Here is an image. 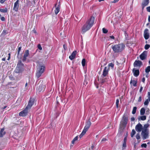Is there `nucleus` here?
Masks as SVG:
<instances>
[{"instance_id": "1", "label": "nucleus", "mask_w": 150, "mask_h": 150, "mask_svg": "<svg viewBox=\"0 0 150 150\" xmlns=\"http://www.w3.org/2000/svg\"><path fill=\"white\" fill-rule=\"evenodd\" d=\"M95 20L94 17L92 16L88 19L82 28V31L84 33L89 30L93 26Z\"/></svg>"}, {"instance_id": "2", "label": "nucleus", "mask_w": 150, "mask_h": 150, "mask_svg": "<svg viewBox=\"0 0 150 150\" xmlns=\"http://www.w3.org/2000/svg\"><path fill=\"white\" fill-rule=\"evenodd\" d=\"M128 113H125L122 116L120 124V129L122 130L124 129L127 126L128 121Z\"/></svg>"}, {"instance_id": "3", "label": "nucleus", "mask_w": 150, "mask_h": 150, "mask_svg": "<svg viewBox=\"0 0 150 150\" xmlns=\"http://www.w3.org/2000/svg\"><path fill=\"white\" fill-rule=\"evenodd\" d=\"M112 48L115 53H117L121 52L125 49V45L123 43H121L112 45Z\"/></svg>"}, {"instance_id": "4", "label": "nucleus", "mask_w": 150, "mask_h": 150, "mask_svg": "<svg viewBox=\"0 0 150 150\" xmlns=\"http://www.w3.org/2000/svg\"><path fill=\"white\" fill-rule=\"evenodd\" d=\"M24 65L21 60H19L18 62L16 69V72L20 73L24 70Z\"/></svg>"}, {"instance_id": "5", "label": "nucleus", "mask_w": 150, "mask_h": 150, "mask_svg": "<svg viewBox=\"0 0 150 150\" xmlns=\"http://www.w3.org/2000/svg\"><path fill=\"white\" fill-rule=\"evenodd\" d=\"M45 66L44 65H40L38 69L37 70L36 73V76L39 78L41 75L45 71Z\"/></svg>"}, {"instance_id": "6", "label": "nucleus", "mask_w": 150, "mask_h": 150, "mask_svg": "<svg viewBox=\"0 0 150 150\" xmlns=\"http://www.w3.org/2000/svg\"><path fill=\"white\" fill-rule=\"evenodd\" d=\"M148 131L146 129H143L142 132L141 134L143 140H145L147 139L149 136Z\"/></svg>"}, {"instance_id": "7", "label": "nucleus", "mask_w": 150, "mask_h": 150, "mask_svg": "<svg viewBox=\"0 0 150 150\" xmlns=\"http://www.w3.org/2000/svg\"><path fill=\"white\" fill-rule=\"evenodd\" d=\"M91 124V122L90 120L89 119L86 122V125L84 127L83 131L86 132L88 131L89 128L90 127Z\"/></svg>"}, {"instance_id": "8", "label": "nucleus", "mask_w": 150, "mask_h": 150, "mask_svg": "<svg viewBox=\"0 0 150 150\" xmlns=\"http://www.w3.org/2000/svg\"><path fill=\"white\" fill-rule=\"evenodd\" d=\"M28 109H29L26 107L24 110L19 112V115L22 117L26 116L28 113Z\"/></svg>"}, {"instance_id": "9", "label": "nucleus", "mask_w": 150, "mask_h": 150, "mask_svg": "<svg viewBox=\"0 0 150 150\" xmlns=\"http://www.w3.org/2000/svg\"><path fill=\"white\" fill-rule=\"evenodd\" d=\"M109 67H105L103 71V74L101 75L102 78H104L108 74L109 71Z\"/></svg>"}, {"instance_id": "10", "label": "nucleus", "mask_w": 150, "mask_h": 150, "mask_svg": "<svg viewBox=\"0 0 150 150\" xmlns=\"http://www.w3.org/2000/svg\"><path fill=\"white\" fill-rule=\"evenodd\" d=\"M46 86L45 85L40 84L37 87V90L39 92H43L45 91Z\"/></svg>"}, {"instance_id": "11", "label": "nucleus", "mask_w": 150, "mask_h": 150, "mask_svg": "<svg viewBox=\"0 0 150 150\" xmlns=\"http://www.w3.org/2000/svg\"><path fill=\"white\" fill-rule=\"evenodd\" d=\"M147 52L145 51H144L139 55V58L141 60H143L145 59L147 57Z\"/></svg>"}, {"instance_id": "12", "label": "nucleus", "mask_w": 150, "mask_h": 150, "mask_svg": "<svg viewBox=\"0 0 150 150\" xmlns=\"http://www.w3.org/2000/svg\"><path fill=\"white\" fill-rule=\"evenodd\" d=\"M135 129L137 132H140L143 129L142 125L139 123L135 126Z\"/></svg>"}, {"instance_id": "13", "label": "nucleus", "mask_w": 150, "mask_h": 150, "mask_svg": "<svg viewBox=\"0 0 150 150\" xmlns=\"http://www.w3.org/2000/svg\"><path fill=\"white\" fill-rule=\"evenodd\" d=\"M142 62L139 60H136L133 64L134 67H140L142 65Z\"/></svg>"}, {"instance_id": "14", "label": "nucleus", "mask_w": 150, "mask_h": 150, "mask_svg": "<svg viewBox=\"0 0 150 150\" xmlns=\"http://www.w3.org/2000/svg\"><path fill=\"white\" fill-rule=\"evenodd\" d=\"M34 101V99L32 98H30L29 101L28 103V105L26 107H27V108L29 109H30L33 104Z\"/></svg>"}, {"instance_id": "15", "label": "nucleus", "mask_w": 150, "mask_h": 150, "mask_svg": "<svg viewBox=\"0 0 150 150\" xmlns=\"http://www.w3.org/2000/svg\"><path fill=\"white\" fill-rule=\"evenodd\" d=\"M19 0H17L14 3V7H13V10L16 12H17L18 11L19 7Z\"/></svg>"}, {"instance_id": "16", "label": "nucleus", "mask_w": 150, "mask_h": 150, "mask_svg": "<svg viewBox=\"0 0 150 150\" xmlns=\"http://www.w3.org/2000/svg\"><path fill=\"white\" fill-rule=\"evenodd\" d=\"M149 30L148 29H146L144 31V35L145 39L147 40L149 37V34L148 32Z\"/></svg>"}, {"instance_id": "17", "label": "nucleus", "mask_w": 150, "mask_h": 150, "mask_svg": "<svg viewBox=\"0 0 150 150\" xmlns=\"http://www.w3.org/2000/svg\"><path fill=\"white\" fill-rule=\"evenodd\" d=\"M29 55V51L28 50H26L24 54L23 59V62L25 61L26 60V57L28 56Z\"/></svg>"}, {"instance_id": "18", "label": "nucleus", "mask_w": 150, "mask_h": 150, "mask_svg": "<svg viewBox=\"0 0 150 150\" xmlns=\"http://www.w3.org/2000/svg\"><path fill=\"white\" fill-rule=\"evenodd\" d=\"M149 3V0H143L142 3V9L143 10L144 8L147 6Z\"/></svg>"}, {"instance_id": "19", "label": "nucleus", "mask_w": 150, "mask_h": 150, "mask_svg": "<svg viewBox=\"0 0 150 150\" xmlns=\"http://www.w3.org/2000/svg\"><path fill=\"white\" fill-rule=\"evenodd\" d=\"M127 137H125L124 139L123 142L122 146V150L125 149L127 147Z\"/></svg>"}, {"instance_id": "20", "label": "nucleus", "mask_w": 150, "mask_h": 150, "mask_svg": "<svg viewBox=\"0 0 150 150\" xmlns=\"http://www.w3.org/2000/svg\"><path fill=\"white\" fill-rule=\"evenodd\" d=\"M77 54L76 51H74L73 52L71 55H70L69 58L71 60H72L75 58Z\"/></svg>"}, {"instance_id": "21", "label": "nucleus", "mask_w": 150, "mask_h": 150, "mask_svg": "<svg viewBox=\"0 0 150 150\" xmlns=\"http://www.w3.org/2000/svg\"><path fill=\"white\" fill-rule=\"evenodd\" d=\"M134 76L135 77L138 76L139 74V69H135L134 68L132 70Z\"/></svg>"}, {"instance_id": "22", "label": "nucleus", "mask_w": 150, "mask_h": 150, "mask_svg": "<svg viewBox=\"0 0 150 150\" xmlns=\"http://www.w3.org/2000/svg\"><path fill=\"white\" fill-rule=\"evenodd\" d=\"M5 129L3 128L0 129V137H2L6 134V132L4 131Z\"/></svg>"}, {"instance_id": "23", "label": "nucleus", "mask_w": 150, "mask_h": 150, "mask_svg": "<svg viewBox=\"0 0 150 150\" xmlns=\"http://www.w3.org/2000/svg\"><path fill=\"white\" fill-rule=\"evenodd\" d=\"M60 6L59 5H58L57 7H56V8L54 10L55 13L57 15L58 13L59 12L60 9Z\"/></svg>"}, {"instance_id": "24", "label": "nucleus", "mask_w": 150, "mask_h": 150, "mask_svg": "<svg viewBox=\"0 0 150 150\" xmlns=\"http://www.w3.org/2000/svg\"><path fill=\"white\" fill-rule=\"evenodd\" d=\"M142 116H139L138 118V119L139 120H145L146 119V116L145 115H142Z\"/></svg>"}, {"instance_id": "25", "label": "nucleus", "mask_w": 150, "mask_h": 150, "mask_svg": "<svg viewBox=\"0 0 150 150\" xmlns=\"http://www.w3.org/2000/svg\"><path fill=\"white\" fill-rule=\"evenodd\" d=\"M102 78L101 80V83L102 84H103L105 83H107L108 82V80L107 78Z\"/></svg>"}, {"instance_id": "26", "label": "nucleus", "mask_w": 150, "mask_h": 150, "mask_svg": "<svg viewBox=\"0 0 150 150\" xmlns=\"http://www.w3.org/2000/svg\"><path fill=\"white\" fill-rule=\"evenodd\" d=\"M145 112V109L144 108H142L140 111V114L141 115H144Z\"/></svg>"}, {"instance_id": "27", "label": "nucleus", "mask_w": 150, "mask_h": 150, "mask_svg": "<svg viewBox=\"0 0 150 150\" xmlns=\"http://www.w3.org/2000/svg\"><path fill=\"white\" fill-rule=\"evenodd\" d=\"M137 81L134 80L133 81L132 80L130 82V83H132L133 85L134 86H137Z\"/></svg>"}, {"instance_id": "28", "label": "nucleus", "mask_w": 150, "mask_h": 150, "mask_svg": "<svg viewBox=\"0 0 150 150\" xmlns=\"http://www.w3.org/2000/svg\"><path fill=\"white\" fill-rule=\"evenodd\" d=\"M20 44H19L18 45V50L17 54V57H18L19 54L20 52V51L21 50V46H20L19 47Z\"/></svg>"}, {"instance_id": "29", "label": "nucleus", "mask_w": 150, "mask_h": 150, "mask_svg": "<svg viewBox=\"0 0 150 150\" xmlns=\"http://www.w3.org/2000/svg\"><path fill=\"white\" fill-rule=\"evenodd\" d=\"M145 71L146 73H149L150 71V66H148L146 67Z\"/></svg>"}, {"instance_id": "30", "label": "nucleus", "mask_w": 150, "mask_h": 150, "mask_svg": "<svg viewBox=\"0 0 150 150\" xmlns=\"http://www.w3.org/2000/svg\"><path fill=\"white\" fill-rule=\"evenodd\" d=\"M86 63V61L85 59H83L81 62V64L83 67H84L85 66Z\"/></svg>"}, {"instance_id": "31", "label": "nucleus", "mask_w": 150, "mask_h": 150, "mask_svg": "<svg viewBox=\"0 0 150 150\" xmlns=\"http://www.w3.org/2000/svg\"><path fill=\"white\" fill-rule=\"evenodd\" d=\"M136 133L134 129H133L132 131V132L131 133V137H132Z\"/></svg>"}, {"instance_id": "32", "label": "nucleus", "mask_w": 150, "mask_h": 150, "mask_svg": "<svg viewBox=\"0 0 150 150\" xmlns=\"http://www.w3.org/2000/svg\"><path fill=\"white\" fill-rule=\"evenodd\" d=\"M137 108L136 107H133V110L132 112V113L133 114H134L136 113Z\"/></svg>"}, {"instance_id": "33", "label": "nucleus", "mask_w": 150, "mask_h": 150, "mask_svg": "<svg viewBox=\"0 0 150 150\" xmlns=\"http://www.w3.org/2000/svg\"><path fill=\"white\" fill-rule=\"evenodd\" d=\"M103 32L104 34H106L108 33V31L105 28H104L102 29Z\"/></svg>"}, {"instance_id": "34", "label": "nucleus", "mask_w": 150, "mask_h": 150, "mask_svg": "<svg viewBox=\"0 0 150 150\" xmlns=\"http://www.w3.org/2000/svg\"><path fill=\"white\" fill-rule=\"evenodd\" d=\"M86 133V132H85V131L83 130L82 132H81V134H80V135L79 136V137H80V138H81L83 135H84L85 133Z\"/></svg>"}, {"instance_id": "35", "label": "nucleus", "mask_w": 150, "mask_h": 150, "mask_svg": "<svg viewBox=\"0 0 150 150\" xmlns=\"http://www.w3.org/2000/svg\"><path fill=\"white\" fill-rule=\"evenodd\" d=\"M0 11L3 13H6L7 12V10L6 8H5L4 9H1Z\"/></svg>"}, {"instance_id": "36", "label": "nucleus", "mask_w": 150, "mask_h": 150, "mask_svg": "<svg viewBox=\"0 0 150 150\" xmlns=\"http://www.w3.org/2000/svg\"><path fill=\"white\" fill-rule=\"evenodd\" d=\"M119 100L118 99H117L116 100V107L117 108H118V104L119 103Z\"/></svg>"}, {"instance_id": "37", "label": "nucleus", "mask_w": 150, "mask_h": 150, "mask_svg": "<svg viewBox=\"0 0 150 150\" xmlns=\"http://www.w3.org/2000/svg\"><path fill=\"white\" fill-rule=\"evenodd\" d=\"M150 45L148 44H146L144 46V48L145 50H147L149 48Z\"/></svg>"}, {"instance_id": "38", "label": "nucleus", "mask_w": 150, "mask_h": 150, "mask_svg": "<svg viewBox=\"0 0 150 150\" xmlns=\"http://www.w3.org/2000/svg\"><path fill=\"white\" fill-rule=\"evenodd\" d=\"M109 67H111L112 68H113L114 66V64L111 62L108 65Z\"/></svg>"}, {"instance_id": "39", "label": "nucleus", "mask_w": 150, "mask_h": 150, "mask_svg": "<svg viewBox=\"0 0 150 150\" xmlns=\"http://www.w3.org/2000/svg\"><path fill=\"white\" fill-rule=\"evenodd\" d=\"M149 103V100L148 99H147L145 100V101L144 102V104L145 105H148Z\"/></svg>"}, {"instance_id": "40", "label": "nucleus", "mask_w": 150, "mask_h": 150, "mask_svg": "<svg viewBox=\"0 0 150 150\" xmlns=\"http://www.w3.org/2000/svg\"><path fill=\"white\" fill-rule=\"evenodd\" d=\"M136 139H139L140 138V136L139 134L137 133L136 135Z\"/></svg>"}, {"instance_id": "41", "label": "nucleus", "mask_w": 150, "mask_h": 150, "mask_svg": "<svg viewBox=\"0 0 150 150\" xmlns=\"http://www.w3.org/2000/svg\"><path fill=\"white\" fill-rule=\"evenodd\" d=\"M141 146L142 147H144V148H146L147 147V145L146 143H144L141 145Z\"/></svg>"}, {"instance_id": "42", "label": "nucleus", "mask_w": 150, "mask_h": 150, "mask_svg": "<svg viewBox=\"0 0 150 150\" xmlns=\"http://www.w3.org/2000/svg\"><path fill=\"white\" fill-rule=\"evenodd\" d=\"M148 127H149L148 125H147V124L145 125H144V129H146L147 130H148L147 129V128Z\"/></svg>"}, {"instance_id": "43", "label": "nucleus", "mask_w": 150, "mask_h": 150, "mask_svg": "<svg viewBox=\"0 0 150 150\" xmlns=\"http://www.w3.org/2000/svg\"><path fill=\"white\" fill-rule=\"evenodd\" d=\"M38 47L40 50H41L42 49V47L40 44H38Z\"/></svg>"}, {"instance_id": "44", "label": "nucleus", "mask_w": 150, "mask_h": 150, "mask_svg": "<svg viewBox=\"0 0 150 150\" xmlns=\"http://www.w3.org/2000/svg\"><path fill=\"white\" fill-rule=\"evenodd\" d=\"M142 97H141V96H140L139 98L138 99V102H140L141 101H142Z\"/></svg>"}, {"instance_id": "45", "label": "nucleus", "mask_w": 150, "mask_h": 150, "mask_svg": "<svg viewBox=\"0 0 150 150\" xmlns=\"http://www.w3.org/2000/svg\"><path fill=\"white\" fill-rule=\"evenodd\" d=\"M146 8L147 11L150 12V6L147 7Z\"/></svg>"}, {"instance_id": "46", "label": "nucleus", "mask_w": 150, "mask_h": 150, "mask_svg": "<svg viewBox=\"0 0 150 150\" xmlns=\"http://www.w3.org/2000/svg\"><path fill=\"white\" fill-rule=\"evenodd\" d=\"M63 48H64V49L65 50H66L67 49V45H65V44H64L63 45Z\"/></svg>"}, {"instance_id": "47", "label": "nucleus", "mask_w": 150, "mask_h": 150, "mask_svg": "<svg viewBox=\"0 0 150 150\" xmlns=\"http://www.w3.org/2000/svg\"><path fill=\"white\" fill-rule=\"evenodd\" d=\"M6 0H0V2L1 4H3L4 2L6 1Z\"/></svg>"}, {"instance_id": "48", "label": "nucleus", "mask_w": 150, "mask_h": 150, "mask_svg": "<svg viewBox=\"0 0 150 150\" xmlns=\"http://www.w3.org/2000/svg\"><path fill=\"white\" fill-rule=\"evenodd\" d=\"M1 20L2 21H4L5 20V18L3 16V17H1Z\"/></svg>"}, {"instance_id": "49", "label": "nucleus", "mask_w": 150, "mask_h": 150, "mask_svg": "<svg viewBox=\"0 0 150 150\" xmlns=\"http://www.w3.org/2000/svg\"><path fill=\"white\" fill-rule=\"evenodd\" d=\"M107 139H106L105 138H103L102 139L101 142H105L107 141Z\"/></svg>"}, {"instance_id": "50", "label": "nucleus", "mask_w": 150, "mask_h": 150, "mask_svg": "<svg viewBox=\"0 0 150 150\" xmlns=\"http://www.w3.org/2000/svg\"><path fill=\"white\" fill-rule=\"evenodd\" d=\"M149 109L146 111V114L149 115Z\"/></svg>"}, {"instance_id": "51", "label": "nucleus", "mask_w": 150, "mask_h": 150, "mask_svg": "<svg viewBox=\"0 0 150 150\" xmlns=\"http://www.w3.org/2000/svg\"><path fill=\"white\" fill-rule=\"evenodd\" d=\"M142 89H143V87H142V86H141L140 87V90H139V92H140L141 93L142 91Z\"/></svg>"}, {"instance_id": "52", "label": "nucleus", "mask_w": 150, "mask_h": 150, "mask_svg": "<svg viewBox=\"0 0 150 150\" xmlns=\"http://www.w3.org/2000/svg\"><path fill=\"white\" fill-rule=\"evenodd\" d=\"M94 148V145L93 144H92V146L91 147V148L90 149H91V150H93Z\"/></svg>"}, {"instance_id": "53", "label": "nucleus", "mask_w": 150, "mask_h": 150, "mask_svg": "<svg viewBox=\"0 0 150 150\" xmlns=\"http://www.w3.org/2000/svg\"><path fill=\"white\" fill-rule=\"evenodd\" d=\"M78 136H76V137L75 138H74V139H73L74 140H75V141H76L78 139Z\"/></svg>"}, {"instance_id": "54", "label": "nucleus", "mask_w": 150, "mask_h": 150, "mask_svg": "<svg viewBox=\"0 0 150 150\" xmlns=\"http://www.w3.org/2000/svg\"><path fill=\"white\" fill-rule=\"evenodd\" d=\"M145 81V78L144 77H143L142 79V81L144 83V82Z\"/></svg>"}, {"instance_id": "55", "label": "nucleus", "mask_w": 150, "mask_h": 150, "mask_svg": "<svg viewBox=\"0 0 150 150\" xmlns=\"http://www.w3.org/2000/svg\"><path fill=\"white\" fill-rule=\"evenodd\" d=\"M131 121H134L135 120V119L134 117H132L131 118Z\"/></svg>"}, {"instance_id": "56", "label": "nucleus", "mask_w": 150, "mask_h": 150, "mask_svg": "<svg viewBox=\"0 0 150 150\" xmlns=\"http://www.w3.org/2000/svg\"><path fill=\"white\" fill-rule=\"evenodd\" d=\"M110 38L111 39H115V37L113 36H110Z\"/></svg>"}, {"instance_id": "57", "label": "nucleus", "mask_w": 150, "mask_h": 150, "mask_svg": "<svg viewBox=\"0 0 150 150\" xmlns=\"http://www.w3.org/2000/svg\"><path fill=\"white\" fill-rule=\"evenodd\" d=\"M75 141L74 140V139H73L71 141V143L72 144H74V142Z\"/></svg>"}, {"instance_id": "58", "label": "nucleus", "mask_w": 150, "mask_h": 150, "mask_svg": "<svg viewBox=\"0 0 150 150\" xmlns=\"http://www.w3.org/2000/svg\"><path fill=\"white\" fill-rule=\"evenodd\" d=\"M75 141L74 140V139H73L71 141V143L72 144H74V142Z\"/></svg>"}, {"instance_id": "59", "label": "nucleus", "mask_w": 150, "mask_h": 150, "mask_svg": "<svg viewBox=\"0 0 150 150\" xmlns=\"http://www.w3.org/2000/svg\"><path fill=\"white\" fill-rule=\"evenodd\" d=\"M148 20L149 22H150V16H149Z\"/></svg>"}, {"instance_id": "60", "label": "nucleus", "mask_w": 150, "mask_h": 150, "mask_svg": "<svg viewBox=\"0 0 150 150\" xmlns=\"http://www.w3.org/2000/svg\"><path fill=\"white\" fill-rule=\"evenodd\" d=\"M119 1V0H114L113 1V3H115L117 1Z\"/></svg>"}, {"instance_id": "61", "label": "nucleus", "mask_w": 150, "mask_h": 150, "mask_svg": "<svg viewBox=\"0 0 150 150\" xmlns=\"http://www.w3.org/2000/svg\"><path fill=\"white\" fill-rule=\"evenodd\" d=\"M33 31V32L34 33H36V31L34 29Z\"/></svg>"}, {"instance_id": "62", "label": "nucleus", "mask_w": 150, "mask_h": 150, "mask_svg": "<svg viewBox=\"0 0 150 150\" xmlns=\"http://www.w3.org/2000/svg\"><path fill=\"white\" fill-rule=\"evenodd\" d=\"M3 32H4V33H5V34H6V30H4Z\"/></svg>"}, {"instance_id": "63", "label": "nucleus", "mask_w": 150, "mask_h": 150, "mask_svg": "<svg viewBox=\"0 0 150 150\" xmlns=\"http://www.w3.org/2000/svg\"><path fill=\"white\" fill-rule=\"evenodd\" d=\"M2 61H5V58H3L2 59Z\"/></svg>"}, {"instance_id": "64", "label": "nucleus", "mask_w": 150, "mask_h": 150, "mask_svg": "<svg viewBox=\"0 0 150 150\" xmlns=\"http://www.w3.org/2000/svg\"><path fill=\"white\" fill-rule=\"evenodd\" d=\"M148 95L150 96V93L149 92H148Z\"/></svg>"}]
</instances>
